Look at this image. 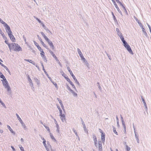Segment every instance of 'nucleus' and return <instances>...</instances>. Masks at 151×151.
Masks as SVG:
<instances>
[{
  "instance_id": "f257e3e1",
  "label": "nucleus",
  "mask_w": 151,
  "mask_h": 151,
  "mask_svg": "<svg viewBox=\"0 0 151 151\" xmlns=\"http://www.w3.org/2000/svg\"><path fill=\"white\" fill-rule=\"evenodd\" d=\"M10 51L14 50L15 51H22V48L20 46L17 44L15 43H11V45L9 47Z\"/></svg>"
},
{
  "instance_id": "f03ea898",
  "label": "nucleus",
  "mask_w": 151,
  "mask_h": 151,
  "mask_svg": "<svg viewBox=\"0 0 151 151\" xmlns=\"http://www.w3.org/2000/svg\"><path fill=\"white\" fill-rule=\"evenodd\" d=\"M40 33L45 40L47 42L50 48L54 50L55 49V47L52 42L50 40L49 38L46 36L43 32H41Z\"/></svg>"
},
{
  "instance_id": "7ed1b4c3",
  "label": "nucleus",
  "mask_w": 151,
  "mask_h": 151,
  "mask_svg": "<svg viewBox=\"0 0 151 151\" xmlns=\"http://www.w3.org/2000/svg\"><path fill=\"white\" fill-rule=\"evenodd\" d=\"M6 32L8 33L9 37L12 41L13 42H15V39L14 36L12 34V32L11 30L10 27H9V28H7L6 29Z\"/></svg>"
},
{
  "instance_id": "20e7f679",
  "label": "nucleus",
  "mask_w": 151,
  "mask_h": 151,
  "mask_svg": "<svg viewBox=\"0 0 151 151\" xmlns=\"http://www.w3.org/2000/svg\"><path fill=\"white\" fill-rule=\"evenodd\" d=\"M3 84L4 87L7 89V91H9L10 90V88L9 86L8 85V82L7 81L6 79V80L4 79L3 80H1Z\"/></svg>"
},
{
  "instance_id": "39448f33",
  "label": "nucleus",
  "mask_w": 151,
  "mask_h": 151,
  "mask_svg": "<svg viewBox=\"0 0 151 151\" xmlns=\"http://www.w3.org/2000/svg\"><path fill=\"white\" fill-rule=\"evenodd\" d=\"M60 118L63 122L65 121V116L64 114H63L62 113V114L61 113L60 114Z\"/></svg>"
},
{
  "instance_id": "423d86ee",
  "label": "nucleus",
  "mask_w": 151,
  "mask_h": 151,
  "mask_svg": "<svg viewBox=\"0 0 151 151\" xmlns=\"http://www.w3.org/2000/svg\"><path fill=\"white\" fill-rule=\"evenodd\" d=\"M37 37L38 39L42 45H43V46L45 48H47V46L44 43V42L42 41L41 38L38 35H37Z\"/></svg>"
},
{
  "instance_id": "0eeeda50",
  "label": "nucleus",
  "mask_w": 151,
  "mask_h": 151,
  "mask_svg": "<svg viewBox=\"0 0 151 151\" xmlns=\"http://www.w3.org/2000/svg\"><path fill=\"white\" fill-rule=\"evenodd\" d=\"M124 46L126 48H127V50L129 52L131 53H132V51L129 45L127 44L125 46Z\"/></svg>"
},
{
  "instance_id": "6e6552de",
  "label": "nucleus",
  "mask_w": 151,
  "mask_h": 151,
  "mask_svg": "<svg viewBox=\"0 0 151 151\" xmlns=\"http://www.w3.org/2000/svg\"><path fill=\"white\" fill-rule=\"evenodd\" d=\"M0 22L2 24H4V26L6 27V29L7 28H9V27L4 22L1 18H0Z\"/></svg>"
},
{
  "instance_id": "1a4fd4ad",
  "label": "nucleus",
  "mask_w": 151,
  "mask_h": 151,
  "mask_svg": "<svg viewBox=\"0 0 151 151\" xmlns=\"http://www.w3.org/2000/svg\"><path fill=\"white\" fill-rule=\"evenodd\" d=\"M67 81L69 82V83L70 84V85L72 86V87L74 88L76 91L77 90L76 89L74 86V85L73 84L72 82L70 81L69 78H67Z\"/></svg>"
},
{
  "instance_id": "9d476101",
  "label": "nucleus",
  "mask_w": 151,
  "mask_h": 151,
  "mask_svg": "<svg viewBox=\"0 0 151 151\" xmlns=\"http://www.w3.org/2000/svg\"><path fill=\"white\" fill-rule=\"evenodd\" d=\"M93 138L94 141L95 145L96 147H97V146L98 142L96 137L95 135H94L93 136Z\"/></svg>"
},
{
  "instance_id": "9b49d317",
  "label": "nucleus",
  "mask_w": 151,
  "mask_h": 151,
  "mask_svg": "<svg viewBox=\"0 0 151 151\" xmlns=\"http://www.w3.org/2000/svg\"><path fill=\"white\" fill-rule=\"evenodd\" d=\"M49 51L50 53L51 54L52 57L55 59V60L56 61H58V59L57 57L56 56V55H55V54L53 52H52L51 50H49Z\"/></svg>"
},
{
  "instance_id": "f8f14e48",
  "label": "nucleus",
  "mask_w": 151,
  "mask_h": 151,
  "mask_svg": "<svg viewBox=\"0 0 151 151\" xmlns=\"http://www.w3.org/2000/svg\"><path fill=\"white\" fill-rule=\"evenodd\" d=\"M40 54L41 57L44 60H46V58L45 55V53L44 51L40 53Z\"/></svg>"
},
{
  "instance_id": "ddd939ff",
  "label": "nucleus",
  "mask_w": 151,
  "mask_h": 151,
  "mask_svg": "<svg viewBox=\"0 0 151 151\" xmlns=\"http://www.w3.org/2000/svg\"><path fill=\"white\" fill-rule=\"evenodd\" d=\"M98 145L99 150L101 151L102 150V145L101 142V141L98 142Z\"/></svg>"
},
{
  "instance_id": "4468645a",
  "label": "nucleus",
  "mask_w": 151,
  "mask_h": 151,
  "mask_svg": "<svg viewBox=\"0 0 151 151\" xmlns=\"http://www.w3.org/2000/svg\"><path fill=\"white\" fill-rule=\"evenodd\" d=\"M69 91L71 92L74 96L76 97L77 96V94L74 91L71 89H69Z\"/></svg>"
},
{
  "instance_id": "2eb2a0df",
  "label": "nucleus",
  "mask_w": 151,
  "mask_h": 151,
  "mask_svg": "<svg viewBox=\"0 0 151 151\" xmlns=\"http://www.w3.org/2000/svg\"><path fill=\"white\" fill-rule=\"evenodd\" d=\"M16 115L17 116V117L18 119L19 120V121L22 124H23V122L22 120L21 119V118L19 117V115L17 114H16Z\"/></svg>"
},
{
  "instance_id": "dca6fc26",
  "label": "nucleus",
  "mask_w": 151,
  "mask_h": 151,
  "mask_svg": "<svg viewBox=\"0 0 151 151\" xmlns=\"http://www.w3.org/2000/svg\"><path fill=\"white\" fill-rule=\"evenodd\" d=\"M101 139L103 141L105 140V135L104 133H102L101 134Z\"/></svg>"
},
{
  "instance_id": "f3484780",
  "label": "nucleus",
  "mask_w": 151,
  "mask_h": 151,
  "mask_svg": "<svg viewBox=\"0 0 151 151\" xmlns=\"http://www.w3.org/2000/svg\"><path fill=\"white\" fill-rule=\"evenodd\" d=\"M114 5H115V7L116 8V9H117L118 11L119 12H121L120 11V10L119 8L118 7V6H117V4H116V2H114Z\"/></svg>"
},
{
  "instance_id": "a211bd4d",
  "label": "nucleus",
  "mask_w": 151,
  "mask_h": 151,
  "mask_svg": "<svg viewBox=\"0 0 151 151\" xmlns=\"http://www.w3.org/2000/svg\"><path fill=\"white\" fill-rule=\"evenodd\" d=\"M0 77L1 78H2L3 80H6V78L2 74L1 72L0 71Z\"/></svg>"
},
{
  "instance_id": "6ab92c4d",
  "label": "nucleus",
  "mask_w": 151,
  "mask_h": 151,
  "mask_svg": "<svg viewBox=\"0 0 151 151\" xmlns=\"http://www.w3.org/2000/svg\"><path fill=\"white\" fill-rule=\"evenodd\" d=\"M6 39V40L5 41V42L8 45L9 48L11 45V43L10 44L8 42V40H7V39Z\"/></svg>"
},
{
  "instance_id": "aec40b11",
  "label": "nucleus",
  "mask_w": 151,
  "mask_h": 151,
  "mask_svg": "<svg viewBox=\"0 0 151 151\" xmlns=\"http://www.w3.org/2000/svg\"><path fill=\"white\" fill-rule=\"evenodd\" d=\"M7 127L8 128V129H9V131L12 133H14V132L13 130L11 128V127L9 126V125H7Z\"/></svg>"
},
{
  "instance_id": "412c9836",
  "label": "nucleus",
  "mask_w": 151,
  "mask_h": 151,
  "mask_svg": "<svg viewBox=\"0 0 151 151\" xmlns=\"http://www.w3.org/2000/svg\"><path fill=\"white\" fill-rule=\"evenodd\" d=\"M0 32V33L1 35H2V36H3V37L4 38V39H6L7 38L5 36V35H4V33L2 32L1 30Z\"/></svg>"
},
{
  "instance_id": "4be33fe9",
  "label": "nucleus",
  "mask_w": 151,
  "mask_h": 151,
  "mask_svg": "<svg viewBox=\"0 0 151 151\" xmlns=\"http://www.w3.org/2000/svg\"><path fill=\"white\" fill-rule=\"evenodd\" d=\"M24 60L25 61H27L29 63H32L33 64H34V62H33L31 60H27V59H24Z\"/></svg>"
},
{
  "instance_id": "5701e85b",
  "label": "nucleus",
  "mask_w": 151,
  "mask_h": 151,
  "mask_svg": "<svg viewBox=\"0 0 151 151\" xmlns=\"http://www.w3.org/2000/svg\"><path fill=\"white\" fill-rule=\"evenodd\" d=\"M42 139L43 140V143L44 144V145L45 147H46L47 146H46V140L44 138H43Z\"/></svg>"
},
{
  "instance_id": "b1692460",
  "label": "nucleus",
  "mask_w": 151,
  "mask_h": 151,
  "mask_svg": "<svg viewBox=\"0 0 151 151\" xmlns=\"http://www.w3.org/2000/svg\"><path fill=\"white\" fill-rule=\"evenodd\" d=\"M35 18L36 20H37L39 23H41L42 24V26L43 27H44V24L43 23H41V21L39 19L37 18L36 17H35Z\"/></svg>"
},
{
  "instance_id": "393cba45",
  "label": "nucleus",
  "mask_w": 151,
  "mask_h": 151,
  "mask_svg": "<svg viewBox=\"0 0 151 151\" xmlns=\"http://www.w3.org/2000/svg\"><path fill=\"white\" fill-rule=\"evenodd\" d=\"M126 150L127 151H129L130 150V148L127 145L126 146Z\"/></svg>"
},
{
  "instance_id": "a878e982",
  "label": "nucleus",
  "mask_w": 151,
  "mask_h": 151,
  "mask_svg": "<svg viewBox=\"0 0 151 151\" xmlns=\"http://www.w3.org/2000/svg\"><path fill=\"white\" fill-rule=\"evenodd\" d=\"M77 50H78V52L80 56L81 55H83L81 52V50L79 48H78L77 49Z\"/></svg>"
},
{
  "instance_id": "bb28decb",
  "label": "nucleus",
  "mask_w": 151,
  "mask_h": 151,
  "mask_svg": "<svg viewBox=\"0 0 151 151\" xmlns=\"http://www.w3.org/2000/svg\"><path fill=\"white\" fill-rule=\"evenodd\" d=\"M50 136L51 138L53 140L55 141L56 140H55V138L53 136V135L51 133H50Z\"/></svg>"
},
{
  "instance_id": "cd10ccee",
  "label": "nucleus",
  "mask_w": 151,
  "mask_h": 151,
  "mask_svg": "<svg viewBox=\"0 0 151 151\" xmlns=\"http://www.w3.org/2000/svg\"><path fill=\"white\" fill-rule=\"evenodd\" d=\"M58 100L60 103V104L61 106L62 107V108H63V104L62 103L61 101L60 100H59L58 98Z\"/></svg>"
},
{
  "instance_id": "c85d7f7f",
  "label": "nucleus",
  "mask_w": 151,
  "mask_h": 151,
  "mask_svg": "<svg viewBox=\"0 0 151 151\" xmlns=\"http://www.w3.org/2000/svg\"><path fill=\"white\" fill-rule=\"evenodd\" d=\"M34 43L35 46L37 47V48L40 47L39 44L35 41H34Z\"/></svg>"
},
{
  "instance_id": "c756f323",
  "label": "nucleus",
  "mask_w": 151,
  "mask_h": 151,
  "mask_svg": "<svg viewBox=\"0 0 151 151\" xmlns=\"http://www.w3.org/2000/svg\"><path fill=\"white\" fill-rule=\"evenodd\" d=\"M62 76L65 78L66 80L67 81V78H69L68 77L66 76V74H65V73H63L62 74Z\"/></svg>"
},
{
  "instance_id": "7c9ffc66",
  "label": "nucleus",
  "mask_w": 151,
  "mask_h": 151,
  "mask_svg": "<svg viewBox=\"0 0 151 151\" xmlns=\"http://www.w3.org/2000/svg\"><path fill=\"white\" fill-rule=\"evenodd\" d=\"M141 27L142 29V30L143 32L144 33H145V34H146V32L145 31V28L143 27V26H141Z\"/></svg>"
},
{
  "instance_id": "2f4dec72",
  "label": "nucleus",
  "mask_w": 151,
  "mask_h": 151,
  "mask_svg": "<svg viewBox=\"0 0 151 151\" xmlns=\"http://www.w3.org/2000/svg\"><path fill=\"white\" fill-rule=\"evenodd\" d=\"M119 36L121 40H122V41L124 40V38L122 34L121 35H120Z\"/></svg>"
},
{
  "instance_id": "473e14b6",
  "label": "nucleus",
  "mask_w": 151,
  "mask_h": 151,
  "mask_svg": "<svg viewBox=\"0 0 151 151\" xmlns=\"http://www.w3.org/2000/svg\"><path fill=\"white\" fill-rule=\"evenodd\" d=\"M37 49H38V50L41 52H42L43 51V50L41 48V47L40 46L39 47L37 48Z\"/></svg>"
},
{
  "instance_id": "72a5a7b5",
  "label": "nucleus",
  "mask_w": 151,
  "mask_h": 151,
  "mask_svg": "<svg viewBox=\"0 0 151 151\" xmlns=\"http://www.w3.org/2000/svg\"><path fill=\"white\" fill-rule=\"evenodd\" d=\"M122 41L124 44V46H125V45H127V42H126V41L124 40H122Z\"/></svg>"
},
{
  "instance_id": "f704fd0d",
  "label": "nucleus",
  "mask_w": 151,
  "mask_h": 151,
  "mask_svg": "<svg viewBox=\"0 0 151 151\" xmlns=\"http://www.w3.org/2000/svg\"><path fill=\"white\" fill-rule=\"evenodd\" d=\"M122 41L124 44V46H125V45H127V42H126V41L124 40H122Z\"/></svg>"
},
{
  "instance_id": "c9c22d12",
  "label": "nucleus",
  "mask_w": 151,
  "mask_h": 151,
  "mask_svg": "<svg viewBox=\"0 0 151 151\" xmlns=\"http://www.w3.org/2000/svg\"><path fill=\"white\" fill-rule=\"evenodd\" d=\"M58 107L59 111L60 114L61 113L62 114V111L61 109L60 108V107L59 106H58Z\"/></svg>"
},
{
  "instance_id": "e433bc0d",
  "label": "nucleus",
  "mask_w": 151,
  "mask_h": 151,
  "mask_svg": "<svg viewBox=\"0 0 151 151\" xmlns=\"http://www.w3.org/2000/svg\"><path fill=\"white\" fill-rule=\"evenodd\" d=\"M112 16H113V18H114V21H116V18L115 17V16H114L113 13V12H112Z\"/></svg>"
},
{
  "instance_id": "4c0bfd02",
  "label": "nucleus",
  "mask_w": 151,
  "mask_h": 151,
  "mask_svg": "<svg viewBox=\"0 0 151 151\" xmlns=\"http://www.w3.org/2000/svg\"><path fill=\"white\" fill-rule=\"evenodd\" d=\"M72 77L73 78V79L75 81H77V79L76 78L75 76L74 75L73 76H72Z\"/></svg>"
},
{
  "instance_id": "58836bf2",
  "label": "nucleus",
  "mask_w": 151,
  "mask_h": 151,
  "mask_svg": "<svg viewBox=\"0 0 151 151\" xmlns=\"http://www.w3.org/2000/svg\"><path fill=\"white\" fill-rule=\"evenodd\" d=\"M80 57H81L82 60H85V58H84V57L83 55H81L80 56Z\"/></svg>"
},
{
  "instance_id": "ea45409f",
  "label": "nucleus",
  "mask_w": 151,
  "mask_h": 151,
  "mask_svg": "<svg viewBox=\"0 0 151 151\" xmlns=\"http://www.w3.org/2000/svg\"><path fill=\"white\" fill-rule=\"evenodd\" d=\"M4 68L9 73H10V71L9 70L8 68L6 66H4Z\"/></svg>"
},
{
  "instance_id": "a19ab883",
  "label": "nucleus",
  "mask_w": 151,
  "mask_h": 151,
  "mask_svg": "<svg viewBox=\"0 0 151 151\" xmlns=\"http://www.w3.org/2000/svg\"><path fill=\"white\" fill-rule=\"evenodd\" d=\"M44 126L45 127V128L48 131H49V132H50V129L49 128V127H46V126Z\"/></svg>"
},
{
  "instance_id": "79ce46f5",
  "label": "nucleus",
  "mask_w": 151,
  "mask_h": 151,
  "mask_svg": "<svg viewBox=\"0 0 151 151\" xmlns=\"http://www.w3.org/2000/svg\"><path fill=\"white\" fill-rule=\"evenodd\" d=\"M113 131H114V133H115L116 135H118L117 132L116 131V130L115 129H114V130H113Z\"/></svg>"
},
{
  "instance_id": "37998d69",
  "label": "nucleus",
  "mask_w": 151,
  "mask_h": 151,
  "mask_svg": "<svg viewBox=\"0 0 151 151\" xmlns=\"http://www.w3.org/2000/svg\"><path fill=\"white\" fill-rule=\"evenodd\" d=\"M118 1L119 2L120 5L122 6L124 8V7L123 6V5H122V3L121 2H119V0H116V1Z\"/></svg>"
},
{
  "instance_id": "c03bdc74",
  "label": "nucleus",
  "mask_w": 151,
  "mask_h": 151,
  "mask_svg": "<svg viewBox=\"0 0 151 151\" xmlns=\"http://www.w3.org/2000/svg\"><path fill=\"white\" fill-rule=\"evenodd\" d=\"M20 148L21 151H24V148L22 147L21 146Z\"/></svg>"
},
{
  "instance_id": "a18cd8bd",
  "label": "nucleus",
  "mask_w": 151,
  "mask_h": 151,
  "mask_svg": "<svg viewBox=\"0 0 151 151\" xmlns=\"http://www.w3.org/2000/svg\"><path fill=\"white\" fill-rule=\"evenodd\" d=\"M142 101L143 102V103L145 104V105H146V104L145 103V101L144 99L143 98H142Z\"/></svg>"
},
{
  "instance_id": "49530a36",
  "label": "nucleus",
  "mask_w": 151,
  "mask_h": 151,
  "mask_svg": "<svg viewBox=\"0 0 151 151\" xmlns=\"http://www.w3.org/2000/svg\"><path fill=\"white\" fill-rule=\"evenodd\" d=\"M42 65V66H43V70L44 71V72H45V73H47V72H46V70H45V68H44V66H43V65Z\"/></svg>"
},
{
  "instance_id": "de8ad7c7",
  "label": "nucleus",
  "mask_w": 151,
  "mask_h": 151,
  "mask_svg": "<svg viewBox=\"0 0 151 151\" xmlns=\"http://www.w3.org/2000/svg\"><path fill=\"white\" fill-rule=\"evenodd\" d=\"M67 69H68V70L69 73L71 71V70L69 67H67Z\"/></svg>"
},
{
  "instance_id": "09e8293b",
  "label": "nucleus",
  "mask_w": 151,
  "mask_h": 151,
  "mask_svg": "<svg viewBox=\"0 0 151 151\" xmlns=\"http://www.w3.org/2000/svg\"><path fill=\"white\" fill-rule=\"evenodd\" d=\"M116 30L117 33L120 32L119 29L117 28H116Z\"/></svg>"
},
{
  "instance_id": "8fccbe9b",
  "label": "nucleus",
  "mask_w": 151,
  "mask_h": 151,
  "mask_svg": "<svg viewBox=\"0 0 151 151\" xmlns=\"http://www.w3.org/2000/svg\"><path fill=\"white\" fill-rule=\"evenodd\" d=\"M0 102L1 103V104L3 106H5V104H4L1 101H0Z\"/></svg>"
},
{
  "instance_id": "3c124183",
  "label": "nucleus",
  "mask_w": 151,
  "mask_h": 151,
  "mask_svg": "<svg viewBox=\"0 0 151 151\" xmlns=\"http://www.w3.org/2000/svg\"><path fill=\"white\" fill-rule=\"evenodd\" d=\"M58 63V64L60 65L61 66V64L60 62L59 61V60H58V61H56Z\"/></svg>"
},
{
  "instance_id": "603ef678",
  "label": "nucleus",
  "mask_w": 151,
  "mask_h": 151,
  "mask_svg": "<svg viewBox=\"0 0 151 151\" xmlns=\"http://www.w3.org/2000/svg\"><path fill=\"white\" fill-rule=\"evenodd\" d=\"M70 75L72 76L74 75L72 71L71 72H70Z\"/></svg>"
},
{
  "instance_id": "864d4df0",
  "label": "nucleus",
  "mask_w": 151,
  "mask_h": 151,
  "mask_svg": "<svg viewBox=\"0 0 151 151\" xmlns=\"http://www.w3.org/2000/svg\"><path fill=\"white\" fill-rule=\"evenodd\" d=\"M54 86H55V87L57 88H58V85L56 83H55Z\"/></svg>"
},
{
  "instance_id": "5fc2aeb1",
  "label": "nucleus",
  "mask_w": 151,
  "mask_h": 151,
  "mask_svg": "<svg viewBox=\"0 0 151 151\" xmlns=\"http://www.w3.org/2000/svg\"><path fill=\"white\" fill-rule=\"evenodd\" d=\"M138 23H139V26H140V27H141V26H143L142 25V24L141 23H140V22H138Z\"/></svg>"
},
{
  "instance_id": "6e6d98bb",
  "label": "nucleus",
  "mask_w": 151,
  "mask_h": 151,
  "mask_svg": "<svg viewBox=\"0 0 151 151\" xmlns=\"http://www.w3.org/2000/svg\"><path fill=\"white\" fill-rule=\"evenodd\" d=\"M99 130H100V132L101 133V134H102V133H103V131L101 129H99Z\"/></svg>"
},
{
  "instance_id": "4d7b16f0",
  "label": "nucleus",
  "mask_w": 151,
  "mask_h": 151,
  "mask_svg": "<svg viewBox=\"0 0 151 151\" xmlns=\"http://www.w3.org/2000/svg\"><path fill=\"white\" fill-rule=\"evenodd\" d=\"M0 64L3 67H4V66H5L2 63L0 62Z\"/></svg>"
},
{
  "instance_id": "13d9d810",
  "label": "nucleus",
  "mask_w": 151,
  "mask_h": 151,
  "mask_svg": "<svg viewBox=\"0 0 151 151\" xmlns=\"http://www.w3.org/2000/svg\"><path fill=\"white\" fill-rule=\"evenodd\" d=\"M118 35H119V36L120 35H121L122 34L120 32H118L117 33Z\"/></svg>"
},
{
  "instance_id": "bf43d9fd",
  "label": "nucleus",
  "mask_w": 151,
  "mask_h": 151,
  "mask_svg": "<svg viewBox=\"0 0 151 151\" xmlns=\"http://www.w3.org/2000/svg\"><path fill=\"white\" fill-rule=\"evenodd\" d=\"M11 148H12V149H13V151H15V149L14 148V147H13V146H12L11 147Z\"/></svg>"
},
{
  "instance_id": "052dcab7",
  "label": "nucleus",
  "mask_w": 151,
  "mask_h": 151,
  "mask_svg": "<svg viewBox=\"0 0 151 151\" xmlns=\"http://www.w3.org/2000/svg\"><path fill=\"white\" fill-rule=\"evenodd\" d=\"M67 88L68 89L69 91V89H70V87L68 86H67Z\"/></svg>"
},
{
  "instance_id": "680f3d73",
  "label": "nucleus",
  "mask_w": 151,
  "mask_h": 151,
  "mask_svg": "<svg viewBox=\"0 0 151 151\" xmlns=\"http://www.w3.org/2000/svg\"><path fill=\"white\" fill-rule=\"evenodd\" d=\"M148 27L150 29H151V27H150V26L149 25H148Z\"/></svg>"
},
{
  "instance_id": "e2e57ef3",
  "label": "nucleus",
  "mask_w": 151,
  "mask_h": 151,
  "mask_svg": "<svg viewBox=\"0 0 151 151\" xmlns=\"http://www.w3.org/2000/svg\"><path fill=\"white\" fill-rule=\"evenodd\" d=\"M111 0L112 1H113V3L114 4V2H115V1L114 0Z\"/></svg>"
},
{
  "instance_id": "0e129e2a",
  "label": "nucleus",
  "mask_w": 151,
  "mask_h": 151,
  "mask_svg": "<svg viewBox=\"0 0 151 151\" xmlns=\"http://www.w3.org/2000/svg\"><path fill=\"white\" fill-rule=\"evenodd\" d=\"M0 132H2V133L3 132V130H0Z\"/></svg>"
},
{
  "instance_id": "69168bd1",
  "label": "nucleus",
  "mask_w": 151,
  "mask_h": 151,
  "mask_svg": "<svg viewBox=\"0 0 151 151\" xmlns=\"http://www.w3.org/2000/svg\"><path fill=\"white\" fill-rule=\"evenodd\" d=\"M21 140L23 142V139L22 138H21Z\"/></svg>"
},
{
  "instance_id": "338daca9",
  "label": "nucleus",
  "mask_w": 151,
  "mask_h": 151,
  "mask_svg": "<svg viewBox=\"0 0 151 151\" xmlns=\"http://www.w3.org/2000/svg\"><path fill=\"white\" fill-rule=\"evenodd\" d=\"M124 128H125V129L126 127H125V124L124 125Z\"/></svg>"
},
{
  "instance_id": "774afa93",
  "label": "nucleus",
  "mask_w": 151,
  "mask_h": 151,
  "mask_svg": "<svg viewBox=\"0 0 151 151\" xmlns=\"http://www.w3.org/2000/svg\"><path fill=\"white\" fill-rule=\"evenodd\" d=\"M116 118L117 120H118V118L117 116H116Z\"/></svg>"
}]
</instances>
